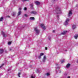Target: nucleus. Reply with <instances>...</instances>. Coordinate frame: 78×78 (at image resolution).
<instances>
[{
    "instance_id": "c9c22d12",
    "label": "nucleus",
    "mask_w": 78,
    "mask_h": 78,
    "mask_svg": "<svg viewBox=\"0 0 78 78\" xmlns=\"http://www.w3.org/2000/svg\"><path fill=\"white\" fill-rule=\"evenodd\" d=\"M67 78H70V76H68L67 77Z\"/></svg>"
},
{
    "instance_id": "bb28decb",
    "label": "nucleus",
    "mask_w": 78,
    "mask_h": 78,
    "mask_svg": "<svg viewBox=\"0 0 78 78\" xmlns=\"http://www.w3.org/2000/svg\"><path fill=\"white\" fill-rule=\"evenodd\" d=\"M4 65V64H2L1 66H0V68L2 67V66Z\"/></svg>"
},
{
    "instance_id": "ea45409f",
    "label": "nucleus",
    "mask_w": 78,
    "mask_h": 78,
    "mask_svg": "<svg viewBox=\"0 0 78 78\" xmlns=\"http://www.w3.org/2000/svg\"><path fill=\"white\" fill-rule=\"evenodd\" d=\"M66 51H67V50H66Z\"/></svg>"
},
{
    "instance_id": "2eb2a0df",
    "label": "nucleus",
    "mask_w": 78,
    "mask_h": 78,
    "mask_svg": "<svg viewBox=\"0 0 78 78\" xmlns=\"http://www.w3.org/2000/svg\"><path fill=\"white\" fill-rule=\"evenodd\" d=\"M3 53V50L2 49H0V54Z\"/></svg>"
},
{
    "instance_id": "39448f33",
    "label": "nucleus",
    "mask_w": 78,
    "mask_h": 78,
    "mask_svg": "<svg viewBox=\"0 0 78 78\" xmlns=\"http://www.w3.org/2000/svg\"><path fill=\"white\" fill-rule=\"evenodd\" d=\"M40 26L41 28H43V29H44V30H45V27L44 26V24H41L40 25Z\"/></svg>"
},
{
    "instance_id": "423d86ee",
    "label": "nucleus",
    "mask_w": 78,
    "mask_h": 78,
    "mask_svg": "<svg viewBox=\"0 0 78 78\" xmlns=\"http://www.w3.org/2000/svg\"><path fill=\"white\" fill-rule=\"evenodd\" d=\"M30 14L36 15L37 14V12L36 11H32L30 12Z\"/></svg>"
},
{
    "instance_id": "72a5a7b5",
    "label": "nucleus",
    "mask_w": 78,
    "mask_h": 78,
    "mask_svg": "<svg viewBox=\"0 0 78 78\" xmlns=\"http://www.w3.org/2000/svg\"><path fill=\"white\" fill-rule=\"evenodd\" d=\"M19 11H20V10H21V9L20 8H19Z\"/></svg>"
},
{
    "instance_id": "4be33fe9",
    "label": "nucleus",
    "mask_w": 78,
    "mask_h": 78,
    "mask_svg": "<svg viewBox=\"0 0 78 78\" xmlns=\"http://www.w3.org/2000/svg\"><path fill=\"white\" fill-rule=\"evenodd\" d=\"M45 75H46V76H49L50 74L49 73H47L45 74Z\"/></svg>"
},
{
    "instance_id": "1a4fd4ad",
    "label": "nucleus",
    "mask_w": 78,
    "mask_h": 78,
    "mask_svg": "<svg viewBox=\"0 0 78 78\" xmlns=\"http://www.w3.org/2000/svg\"><path fill=\"white\" fill-rule=\"evenodd\" d=\"M44 55V53H41L40 54V56H39L38 58H39V59H41V56H43Z\"/></svg>"
},
{
    "instance_id": "c756f323",
    "label": "nucleus",
    "mask_w": 78,
    "mask_h": 78,
    "mask_svg": "<svg viewBox=\"0 0 78 78\" xmlns=\"http://www.w3.org/2000/svg\"><path fill=\"white\" fill-rule=\"evenodd\" d=\"M11 70V68H9V69H8V71H9V70Z\"/></svg>"
},
{
    "instance_id": "6ab92c4d",
    "label": "nucleus",
    "mask_w": 78,
    "mask_h": 78,
    "mask_svg": "<svg viewBox=\"0 0 78 78\" xmlns=\"http://www.w3.org/2000/svg\"><path fill=\"white\" fill-rule=\"evenodd\" d=\"M70 64H68L66 65V67H67V68H69V67H70Z\"/></svg>"
},
{
    "instance_id": "aec40b11",
    "label": "nucleus",
    "mask_w": 78,
    "mask_h": 78,
    "mask_svg": "<svg viewBox=\"0 0 78 78\" xmlns=\"http://www.w3.org/2000/svg\"><path fill=\"white\" fill-rule=\"evenodd\" d=\"M3 17H1L0 19V22H2V21L3 20Z\"/></svg>"
},
{
    "instance_id": "4468645a",
    "label": "nucleus",
    "mask_w": 78,
    "mask_h": 78,
    "mask_svg": "<svg viewBox=\"0 0 78 78\" xmlns=\"http://www.w3.org/2000/svg\"><path fill=\"white\" fill-rule=\"evenodd\" d=\"M36 5H39L40 4V2L38 1H36L35 2Z\"/></svg>"
},
{
    "instance_id": "a878e982",
    "label": "nucleus",
    "mask_w": 78,
    "mask_h": 78,
    "mask_svg": "<svg viewBox=\"0 0 78 78\" xmlns=\"http://www.w3.org/2000/svg\"><path fill=\"white\" fill-rule=\"evenodd\" d=\"M20 73H19L18 74V76L19 77H20Z\"/></svg>"
},
{
    "instance_id": "5701e85b",
    "label": "nucleus",
    "mask_w": 78,
    "mask_h": 78,
    "mask_svg": "<svg viewBox=\"0 0 78 78\" xmlns=\"http://www.w3.org/2000/svg\"><path fill=\"white\" fill-rule=\"evenodd\" d=\"M65 61V60H62L61 61V63H63Z\"/></svg>"
},
{
    "instance_id": "c85d7f7f",
    "label": "nucleus",
    "mask_w": 78,
    "mask_h": 78,
    "mask_svg": "<svg viewBox=\"0 0 78 78\" xmlns=\"http://www.w3.org/2000/svg\"><path fill=\"white\" fill-rule=\"evenodd\" d=\"M24 16H25V17H27L28 16L26 14H25L24 15Z\"/></svg>"
},
{
    "instance_id": "e433bc0d",
    "label": "nucleus",
    "mask_w": 78,
    "mask_h": 78,
    "mask_svg": "<svg viewBox=\"0 0 78 78\" xmlns=\"http://www.w3.org/2000/svg\"><path fill=\"white\" fill-rule=\"evenodd\" d=\"M57 69H59V67H58V68H57Z\"/></svg>"
},
{
    "instance_id": "ddd939ff",
    "label": "nucleus",
    "mask_w": 78,
    "mask_h": 78,
    "mask_svg": "<svg viewBox=\"0 0 78 78\" xmlns=\"http://www.w3.org/2000/svg\"><path fill=\"white\" fill-rule=\"evenodd\" d=\"M16 12H13L12 14V16H16Z\"/></svg>"
},
{
    "instance_id": "393cba45",
    "label": "nucleus",
    "mask_w": 78,
    "mask_h": 78,
    "mask_svg": "<svg viewBox=\"0 0 78 78\" xmlns=\"http://www.w3.org/2000/svg\"><path fill=\"white\" fill-rule=\"evenodd\" d=\"M48 39L49 41H51V37H48Z\"/></svg>"
},
{
    "instance_id": "58836bf2",
    "label": "nucleus",
    "mask_w": 78,
    "mask_h": 78,
    "mask_svg": "<svg viewBox=\"0 0 78 78\" xmlns=\"http://www.w3.org/2000/svg\"><path fill=\"white\" fill-rule=\"evenodd\" d=\"M58 64H57V66H58Z\"/></svg>"
},
{
    "instance_id": "f704fd0d",
    "label": "nucleus",
    "mask_w": 78,
    "mask_h": 78,
    "mask_svg": "<svg viewBox=\"0 0 78 78\" xmlns=\"http://www.w3.org/2000/svg\"><path fill=\"white\" fill-rule=\"evenodd\" d=\"M53 33H55V30H53Z\"/></svg>"
},
{
    "instance_id": "2f4dec72",
    "label": "nucleus",
    "mask_w": 78,
    "mask_h": 78,
    "mask_svg": "<svg viewBox=\"0 0 78 78\" xmlns=\"http://www.w3.org/2000/svg\"><path fill=\"white\" fill-rule=\"evenodd\" d=\"M47 47H45V49L46 50H47Z\"/></svg>"
},
{
    "instance_id": "0eeeda50",
    "label": "nucleus",
    "mask_w": 78,
    "mask_h": 78,
    "mask_svg": "<svg viewBox=\"0 0 78 78\" xmlns=\"http://www.w3.org/2000/svg\"><path fill=\"white\" fill-rule=\"evenodd\" d=\"M46 59H47L46 56H45V55H44L43 56V61L44 62H45V61H46Z\"/></svg>"
},
{
    "instance_id": "412c9836",
    "label": "nucleus",
    "mask_w": 78,
    "mask_h": 78,
    "mask_svg": "<svg viewBox=\"0 0 78 78\" xmlns=\"http://www.w3.org/2000/svg\"><path fill=\"white\" fill-rule=\"evenodd\" d=\"M30 20H34V18L33 17H31L30 18Z\"/></svg>"
},
{
    "instance_id": "f03ea898",
    "label": "nucleus",
    "mask_w": 78,
    "mask_h": 78,
    "mask_svg": "<svg viewBox=\"0 0 78 78\" xmlns=\"http://www.w3.org/2000/svg\"><path fill=\"white\" fill-rule=\"evenodd\" d=\"M34 31L36 33L37 35V34H39V33H40V30H38L37 27L34 28Z\"/></svg>"
},
{
    "instance_id": "7c9ffc66",
    "label": "nucleus",
    "mask_w": 78,
    "mask_h": 78,
    "mask_svg": "<svg viewBox=\"0 0 78 78\" xmlns=\"http://www.w3.org/2000/svg\"><path fill=\"white\" fill-rule=\"evenodd\" d=\"M29 0H23V2H25V1H29Z\"/></svg>"
},
{
    "instance_id": "9d476101",
    "label": "nucleus",
    "mask_w": 78,
    "mask_h": 78,
    "mask_svg": "<svg viewBox=\"0 0 78 78\" xmlns=\"http://www.w3.org/2000/svg\"><path fill=\"white\" fill-rule=\"evenodd\" d=\"M76 25H73L72 26V28L73 30H74L76 28Z\"/></svg>"
},
{
    "instance_id": "cd10ccee",
    "label": "nucleus",
    "mask_w": 78,
    "mask_h": 78,
    "mask_svg": "<svg viewBox=\"0 0 78 78\" xmlns=\"http://www.w3.org/2000/svg\"><path fill=\"white\" fill-rule=\"evenodd\" d=\"M24 11H26V10H27V8L26 7L24 8Z\"/></svg>"
},
{
    "instance_id": "7ed1b4c3",
    "label": "nucleus",
    "mask_w": 78,
    "mask_h": 78,
    "mask_svg": "<svg viewBox=\"0 0 78 78\" xmlns=\"http://www.w3.org/2000/svg\"><path fill=\"white\" fill-rule=\"evenodd\" d=\"M70 20L68 18L66 19L65 22L64 23V24L65 25H68L69 24V21Z\"/></svg>"
},
{
    "instance_id": "f3484780",
    "label": "nucleus",
    "mask_w": 78,
    "mask_h": 78,
    "mask_svg": "<svg viewBox=\"0 0 78 78\" xmlns=\"http://www.w3.org/2000/svg\"><path fill=\"white\" fill-rule=\"evenodd\" d=\"M30 8L31 9H33V4H30Z\"/></svg>"
},
{
    "instance_id": "6e6552de",
    "label": "nucleus",
    "mask_w": 78,
    "mask_h": 78,
    "mask_svg": "<svg viewBox=\"0 0 78 78\" xmlns=\"http://www.w3.org/2000/svg\"><path fill=\"white\" fill-rule=\"evenodd\" d=\"M1 33L2 34V35H3V37H6V36L5 35V33H4V32H3V31H1Z\"/></svg>"
},
{
    "instance_id": "f257e3e1",
    "label": "nucleus",
    "mask_w": 78,
    "mask_h": 78,
    "mask_svg": "<svg viewBox=\"0 0 78 78\" xmlns=\"http://www.w3.org/2000/svg\"><path fill=\"white\" fill-rule=\"evenodd\" d=\"M57 11L58 12L56 13L57 15V18L58 19H59V15L58 14H62V12L61 11V9L59 7H58L57 9Z\"/></svg>"
},
{
    "instance_id": "473e14b6",
    "label": "nucleus",
    "mask_w": 78,
    "mask_h": 78,
    "mask_svg": "<svg viewBox=\"0 0 78 78\" xmlns=\"http://www.w3.org/2000/svg\"><path fill=\"white\" fill-rule=\"evenodd\" d=\"M12 50V49L11 48H10L9 49V51H11Z\"/></svg>"
},
{
    "instance_id": "4c0bfd02",
    "label": "nucleus",
    "mask_w": 78,
    "mask_h": 78,
    "mask_svg": "<svg viewBox=\"0 0 78 78\" xmlns=\"http://www.w3.org/2000/svg\"><path fill=\"white\" fill-rule=\"evenodd\" d=\"M77 63L78 62V60H77Z\"/></svg>"
},
{
    "instance_id": "dca6fc26",
    "label": "nucleus",
    "mask_w": 78,
    "mask_h": 78,
    "mask_svg": "<svg viewBox=\"0 0 78 78\" xmlns=\"http://www.w3.org/2000/svg\"><path fill=\"white\" fill-rule=\"evenodd\" d=\"M67 31H63V32L62 33V34H65L66 33H67Z\"/></svg>"
},
{
    "instance_id": "9b49d317",
    "label": "nucleus",
    "mask_w": 78,
    "mask_h": 78,
    "mask_svg": "<svg viewBox=\"0 0 78 78\" xmlns=\"http://www.w3.org/2000/svg\"><path fill=\"white\" fill-rule=\"evenodd\" d=\"M30 78H35V76L34 74H32L30 75Z\"/></svg>"
},
{
    "instance_id": "f8f14e48",
    "label": "nucleus",
    "mask_w": 78,
    "mask_h": 78,
    "mask_svg": "<svg viewBox=\"0 0 78 78\" xmlns=\"http://www.w3.org/2000/svg\"><path fill=\"white\" fill-rule=\"evenodd\" d=\"M78 34H76L74 36V37L75 39H76L77 38H78Z\"/></svg>"
},
{
    "instance_id": "a211bd4d",
    "label": "nucleus",
    "mask_w": 78,
    "mask_h": 78,
    "mask_svg": "<svg viewBox=\"0 0 78 78\" xmlns=\"http://www.w3.org/2000/svg\"><path fill=\"white\" fill-rule=\"evenodd\" d=\"M21 14V11H19L18 13V16H20V14Z\"/></svg>"
},
{
    "instance_id": "b1692460",
    "label": "nucleus",
    "mask_w": 78,
    "mask_h": 78,
    "mask_svg": "<svg viewBox=\"0 0 78 78\" xmlns=\"http://www.w3.org/2000/svg\"><path fill=\"white\" fill-rule=\"evenodd\" d=\"M8 45H11V42H9L8 43Z\"/></svg>"
},
{
    "instance_id": "20e7f679",
    "label": "nucleus",
    "mask_w": 78,
    "mask_h": 78,
    "mask_svg": "<svg viewBox=\"0 0 78 78\" xmlns=\"http://www.w3.org/2000/svg\"><path fill=\"white\" fill-rule=\"evenodd\" d=\"M72 10H70L68 14V16L69 17H70V16H71L72 15Z\"/></svg>"
}]
</instances>
